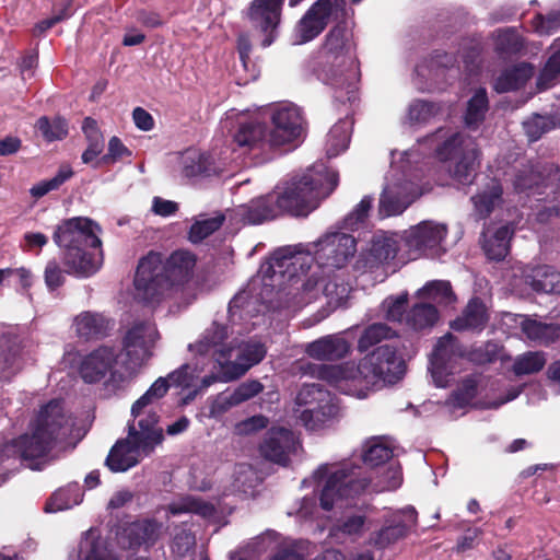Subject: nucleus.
Returning <instances> with one entry per match:
<instances>
[{
  "label": "nucleus",
  "instance_id": "obj_1",
  "mask_svg": "<svg viewBox=\"0 0 560 560\" xmlns=\"http://www.w3.org/2000/svg\"><path fill=\"white\" fill-rule=\"evenodd\" d=\"M372 197L365 196L360 203L341 221L340 225L327 230L315 242L284 246L276 249L269 260L260 267L265 287L281 285L285 280L298 282L314 260L320 275L313 272L301 284L293 306H303L316 300L320 293L335 306L342 305L352 290L349 264L357 254V240L348 231L359 229L372 207Z\"/></svg>",
  "mask_w": 560,
  "mask_h": 560
},
{
  "label": "nucleus",
  "instance_id": "obj_2",
  "mask_svg": "<svg viewBox=\"0 0 560 560\" xmlns=\"http://www.w3.org/2000/svg\"><path fill=\"white\" fill-rule=\"evenodd\" d=\"M72 419L59 399H52L43 406L32 424V433L0 445V486L9 472L16 468L15 462H28L31 469H40L33 464L35 459L46 457L71 433Z\"/></svg>",
  "mask_w": 560,
  "mask_h": 560
},
{
  "label": "nucleus",
  "instance_id": "obj_3",
  "mask_svg": "<svg viewBox=\"0 0 560 560\" xmlns=\"http://www.w3.org/2000/svg\"><path fill=\"white\" fill-rule=\"evenodd\" d=\"M195 265L196 257L188 250H176L166 259L160 253L150 252L138 262L135 299L153 305L173 296L190 279Z\"/></svg>",
  "mask_w": 560,
  "mask_h": 560
},
{
  "label": "nucleus",
  "instance_id": "obj_4",
  "mask_svg": "<svg viewBox=\"0 0 560 560\" xmlns=\"http://www.w3.org/2000/svg\"><path fill=\"white\" fill-rule=\"evenodd\" d=\"M325 477L326 481L319 495L320 506L325 511H330L339 500L354 498L365 491H393L402 483L401 468L397 462H389L381 472H377L374 480L362 476L361 468L351 463L331 467L328 464L320 465L313 472L312 479L320 481Z\"/></svg>",
  "mask_w": 560,
  "mask_h": 560
},
{
  "label": "nucleus",
  "instance_id": "obj_5",
  "mask_svg": "<svg viewBox=\"0 0 560 560\" xmlns=\"http://www.w3.org/2000/svg\"><path fill=\"white\" fill-rule=\"evenodd\" d=\"M101 226L86 217L62 221L54 233V242L63 249V264L69 273L86 278L102 265Z\"/></svg>",
  "mask_w": 560,
  "mask_h": 560
},
{
  "label": "nucleus",
  "instance_id": "obj_6",
  "mask_svg": "<svg viewBox=\"0 0 560 560\" xmlns=\"http://www.w3.org/2000/svg\"><path fill=\"white\" fill-rule=\"evenodd\" d=\"M337 185L338 173L324 164H317L301 177H294L283 186H278L271 195L279 215L287 213L306 217L318 207L322 199L335 190Z\"/></svg>",
  "mask_w": 560,
  "mask_h": 560
},
{
  "label": "nucleus",
  "instance_id": "obj_7",
  "mask_svg": "<svg viewBox=\"0 0 560 560\" xmlns=\"http://www.w3.org/2000/svg\"><path fill=\"white\" fill-rule=\"evenodd\" d=\"M323 54L326 60L324 80L334 89V98L340 104L357 100L360 80L359 63L353 44L345 26L332 27L325 37Z\"/></svg>",
  "mask_w": 560,
  "mask_h": 560
},
{
  "label": "nucleus",
  "instance_id": "obj_8",
  "mask_svg": "<svg viewBox=\"0 0 560 560\" xmlns=\"http://www.w3.org/2000/svg\"><path fill=\"white\" fill-rule=\"evenodd\" d=\"M228 338L229 327L214 320L198 341L188 346V350L200 357H209L215 363H228L231 373L226 378L237 380L265 358L266 348L258 340L234 345L226 342Z\"/></svg>",
  "mask_w": 560,
  "mask_h": 560
},
{
  "label": "nucleus",
  "instance_id": "obj_9",
  "mask_svg": "<svg viewBox=\"0 0 560 560\" xmlns=\"http://www.w3.org/2000/svg\"><path fill=\"white\" fill-rule=\"evenodd\" d=\"M128 434L118 440L106 458V465L114 472L135 467L143 457L150 456L164 440L163 429L155 427V417L128 422Z\"/></svg>",
  "mask_w": 560,
  "mask_h": 560
},
{
  "label": "nucleus",
  "instance_id": "obj_10",
  "mask_svg": "<svg viewBox=\"0 0 560 560\" xmlns=\"http://www.w3.org/2000/svg\"><path fill=\"white\" fill-rule=\"evenodd\" d=\"M436 154L443 162L454 161L448 171L456 182L463 185L472 183L479 165V150L474 138L455 133L438 148Z\"/></svg>",
  "mask_w": 560,
  "mask_h": 560
},
{
  "label": "nucleus",
  "instance_id": "obj_11",
  "mask_svg": "<svg viewBox=\"0 0 560 560\" xmlns=\"http://www.w3.org/2000/svg\"><path fill=\"white\" fill-rule=\"evenodd\" d=\"M346 0H316L294 26L292 43L303 45L318 37L331 21L343 20Z\"/></svg>",
  "mask_w": 560,
  "mask_h": 560
},
{
  "label": "nucleus",
  "instance_id": "obj_12",
  "mask_svg": "<svg viewBox=\"0 0 560 560\" xmlns=\"http://www.w3.org/2000/svg\"><path fill=\"white\" fill-rule=\"evenodd\" d=\"M362 383L375 384L378 381L396 383L404 374V362L392 345L376 347L357 365Z\"/></svg>",
  "mask_w": 560,
  "mask_h": 560
},
{
  "label": "nucleus",
  "instance_id": "obj_13",
  "mask_svg": "<svg viewBox=\"0 0 560 560\" xmlns=\"http://www.w3.org/2000/svg\"><path fill=\"white\" fill-rule=\"evenodd\" d=\"M422 194L420 185L407 179L405 173L392 168L387 184L380 198L378 213L382 218L402 213Z\"/></svg>",
  "mask_w": 560,
  "mask_h": 560
},
{
  "label": "nucleus",
  "instance_id": "obj_14",
  "mask_svg": "<svg viewBox=\"0 0 560 560\" xmlns=\"http://www.w3.org/2000/svg\"><path fill=\"white\" fill-rule=\"evenodd\" d=\"M160 338L156 326L151 320L136 322L125 334L122 350L129 369L141 368L151 357L152 349Z\"/></svg>",
  "mask_w": 560,
  "mask_h": 560
},
{
  "label": "nucleus",
  "instance_id": "obj_15",
  "mask_svg": "<svg viewBox=\"0 0 560 560\" xmlns=\"http://www.w3.org/2000/svg\"><path fill=\"white\" fill-rule=\"evenodd\" d=\"M272 124L271 142L278 149L296 141L303 132L301 109L292 103H280L269 108Z\"/></svg>",
  "mask_w": 560,
  "mask_h": 560
},
{
  "label": "nucleus",
  "instance_id": "obj_16",
  "mask_svg": "<svg viewBox=\"0 0 560 560\" xmlns=\"http://www.w3.org/2000/svg\"><path fill=\"white\" fill-rule=\"evenodd\" d=\"M284 0H253L247 11V18L254 30L265 37L261 45L270 46L278 36L281 11Z\"/></svg>",
  "mask_w": 560,
  "mask_h": 560
},
{
  "label": "nucleus",
  "instance_id": "obj_17",
  "mask_svg": "<svg viewBox=\"0 0 560 560\" xmlns=\"http://www.w3.org/2000/svg\"><path fill=\"white\" fill-rule=\"evenodd\" d=\"M418 513L408 505L404 509L388 511L384 516V526L371 537V544L377 548H386L407 536L408 532L417 524Z\"/></svg>",
  "mask_w": 560,
  "mask_h": 560
},
{
  "label": "nucleus",
  "instance_id": "obj_18",
  "mask_svg": "<svg viewBox=\"0 0 560 560\" xmlns=\"http://www.w3.org/2000/svg\"><path fill=\"white\" fill-rule=\"evenodd\" d=\"M446 234V225L433 221H422L407 231L405 242L409 249L418 255L435 257L441 254V244Z\"/></svg>",
  "mask_w": 560,
  "mask_h": 560
},
{
  "label": "nucleus",
  "instance_id": "obj_19",
  "mask_svg": "<svg viewBox=\"0 0 560 560\" xmlns=\"http://www.w3.org/2000/svg\"><path fill=\"white\" fill-rule=\"evenodd\" d=\"M305 374L326 382L345 394L352 392V386L362 384L357 365L353 362L342 364H316L307 363L303 366Z\"/></svg>",
  "mask_w": 560,
  "mask_h": 560
},
{
  "label": "nucleus",
  "instance_id": "obj_20",
  "mask_svg": "<svg viewBox=\"0 0 560 560\" xmlns=\"http://www.w3.org/2000/svg\"><path fill=\"white\" fill-rule=\"evenodd\" d=\"M235 144L244 153L268 154L277 150L276 144L271 142V132L267 131L265 125L248 120L242 121L233 136Z\"/></svg>",
  "mask_w": 560,
  "mask_h": 560
},
{
  "label": "nucleus",
  "instance_id": "obj_21",
  "mask_svg": "<svg viewBox=\"0 0 560 560\" xmlns=\"http://www.w3.org/2000/svg\"><path fill=\"white\" fill-rule=\"evenodd\" d=\"M296 443L292 431L284 428H271L259 445V453L270 462L285 465L290 454L295 451Z\"/></svg>",
  "mask_w": 560,
  "mask_h": 560
},
{
  "label": "nucleus",
  "instance_id": "obj_22",
  "mask_svg": "<svg viewBox=\"0 0 560 560\" xmlns=\"http://www.w3.org/2000/svg\"><path fill=\"white\" fill-rule=\"evenodd\" d=\"M117 357V352L113 347H98L81 360L79 366L80 376L89 384L102 381L113 370Z\"/></svg>",
  "mask_w": 560,
  "mask_h": 560
},
{
  "label": "nucleus",
  "instance_id": "obj_23",
  "mask_svg": "<svg viewBox=\"0 0 560 560\" xmlns=\"http://www.w3.org/2000/svg\"><path fill=\"white\" fill-rule=\"evenodd\" d=\"M351 350L350 342L342 334H332L320 337L306 343L305 353L318 361H337L346 358Z\"/></svg>",
  "mask_w": 560,
  "mask_h": 560
},
{
  "label": "nucleus",
  "instance_id": "obj_24",
  "mask_svg": "<svg viewBox=\"0 0 560 560\" xmlns=\"http://www.w3.org/2000/svg\"><path fill=\"white\" fill-rule=\"evenodd\" d=\"M236 215L245 224H261L279 217L271 192L237 207Z\"/></svg>",
  "mask_w": 560,
  "mask_h": 560
},
{
  "label": "nucleus",
  "instance_id": "obj_25",
  "mask_svg": "<svg viewBox=\"0 0 560 560\" xmlns=\"http://www.w3.org/2000/svg\"><path fill=\"white\" fill-rule=\"evenodd\" d=\"M170 387L171 386L166 376L159 377L149 387V389L132 404L130 411L132 420H141L148 416L153 415L155 417V427H159L160 417L153 409V405L166 395Z\"/></svg>",
  "mask_w": 560,
  "mask_h": 560
},
{
  "label": "nucleus",
  "instance_id": "obj_26",
  "mask_svg": "<svg viewBox=\"0 0 560 560\" xmlns=\"http://www.w3.org/2000/svg\"><path fill=\"white\" fill-rule=\"evenodd\" d=\"M489 320L485 303L479 298H472L462 312V315L451 322L455 331H481Z\"/></svg>",
  "mask_w": 560,
  "mask_h": 560
},
{
  "label": "nucleus",
  "instance_id": "obj_27",
  "mask_svg": "<svg viewBox=\"0 0 560 560\" xmlns=\"http://www.w3.org/2000/svg\"><path fill=\"white\" fill-rule=\"evenodd\" d=\"M75 332L85 340L98 339L107 336L110 320L103 314L94 312H82L74 318Z\"/></svg>",
  "mask_w": 560,
  "mask_h": 560
},
{
  "label": "nucleus",
  "instance_id": "obj_28",
  "mask_svg": "<svg viewBox=\"0 0 560 560\" xmlns=\"http://www.w3.org/2000/svg\"><path fill=\"white\" fill-rule=\"evenodd\" d=\"M0 366L2 377L9 380L22 368L20 339L14 334H3L0 338Z\"/></svg>",
  "mask_w": 560,
  "mask_h": 560
},
{
  "label": "nucleus",
  "instance_id": "obj_29",
  "mask_svg": "<svg viewBox=\"0 0 560 560\" xmlns=\"http://www.w3.org/2000/svg\"><path fill=\"white\" fill-rule=\"evenodd\" d=\"M534 67L528 62H520L503 70L495 79L493 89L498 93H506L523 88L533 77Z\"/></svg>",
  "mask_w": 560,
  "mask_h": 560
},
{
  "label": "nucleus",
  "instance_id": "obj_30",
  "mask_svg": "<svg viewBox=\"0 0 560 560\" xmlns=\"http://www.w3.org/2000/svg\"><path fill=\"white\" fill-rule=\"evenodd\" d=\"M400 237L395 233L381 232L373 236L369 250L370 261L375 265L393 260L399 250Z\"/></svg>",
  "mask_w": 560,
  "mask_h": 560
},
{
  "label": "nucleus",
  "instance_id": "obj_31",
  "mask_svg": "<svg viewBox=\"0 0 560 560\" xmlns=\"http://www.w3.org/2000/svg\"><path fill=\"white\" fill-rule=\"evenodd\" d=\"M503 188L499 180L490 178L486 187L471 197L476 215L486 219L502 201Z\"/></svg>",
  "mask_w": 560,
  "mask_h": 560
},
{
  "label": "nucleus",
  "instance_id": "obj_32",
  "mask_svg": "<svg viewBox=\"0 0 560 560\" xmlns=\"http://www.w3.org/2000/svg\"><path fill=\"white\" fill-rule=\"evenodd\" d=\"M513 233L514 229L510 224L500 226L490 237H488V232H483L482 248L486 255L493 260L504 259L509 254Z\"/></svg>",
  "mask_w": 560,
  "mask_h": 560
},
{
  "label": "nucleus",
  "instance_id": "obj_33",
  "mask_svg": "<svg viewBox=\"0 0 560 560\" xmlns=\"http://www.w3.org/2000/svg\"><path fill=\"white\" fill-rule=\"evenodd\" d=\"M394 455L390 442L385 436H373L362 447V460L371 467H380Z\"/></svg>",
  "mask_w": 560,
  "mask_h": 560
},
{
  "label": "nucleus",
  "instance_id": "obj_34",
  "mask_svg": "<svg viewBox=\"0 0 560 560\" xmlns=\"http://www.w3.org/2000/svg\"><path fill=\"white\" fill-rule=\"evenodd\" d=\"M161 526L149 520L131 523L126 529L129 539V547L137 548L142 545L152 546L159 538Z\"/></svg>",
  "mask_w": 560,
  "mask_h": 560
},
{
  "label": "nucleus",
  "instance_id": "obj_35",
  "mask_svg": "<svg viewBox=\"0 0 560 560\" xmlns=\"http://www.w3.org/2000/svg\"><path fill=\"white\" fill-rule=\"evenodd\" d=\"M182 164V173L187 178L209 177L218 173V168L208 154L188 152L184 155Z\"/></svg>",
  "mask_w": 560,
  "mask_h": 560
},
{
  "label": "nucleus",
  "instance_id": "obj_36",
  "mask_svg": "<svg viewBox=\"0 0 560 560\" xmlns=\"http://www.w3.org/2000/svg\"><path fill=\"white\" fill-rule=\"evenodd\" d=\"M83 492L79 483H69L67 487L58 489L52 493L45 505V511L54 513L71 509L81 503Z\"/></svg>",
  "mask_w": 560,
  "mask_h": 560
},
{
  "label": "nucleus",
  "instance_id": "obj_37",
  "mask_svg": "<svg viewBox=\"0 0 560 560\" xmlns=\"http://www.w3.org/2000/svg\"><path fill=\"white\" fill-rule=\"evenodd\" d=\"M397 336L396 330L385 323H373L364 327L359 336L357 349L364 353L378 343Z\"/></svg>",
  "mask_w": 560,
  "mask_h": 560
},
{
  "label": "nucleus",
  "instance_id": "obj_38",
  "mask_svg": "<svg viewBox=\"0 0 560 560\" xmlns=\"http://www.w3.org/2000/svg\"><path fill=\"white\" fill-rule=\"evenodd\" d=\"M439 319L436 307L427 302L416 303L406 314L405 322L413 330L433 327Z\"/></svg>",
  "mask_w": 560,
  "mask_h": 560
},
{
  "label": "nucleus",
  "instance_id": "obj_39",
  "mask_svg": "<svg viewBox=\"0 0 560 560\" xmlns=\"http://www.w3.org/2000/svg\"><path fill=\"white\" fill-rule=\"evenodd\" d=\"M165 510L167 511V514L172 516L185 513H195L205 518L212 517L215 513V509L212 504L191 495H186L171 502Z\"/></svg>",
  "mask_w": 560,
  "mask_h": 560
},
{
  "label": "nucleus",
  "instance_id": "obj_40",
  "mask_svg": "<svg viewBox=\"0 0 560 560\" xmlns=\"http://www.w3.org/2000/svg\"><path fill=\"white\" fill-rule=\"evenodd\" d=\"M352 122L348 119H340L335 124L327 135L326 154L335 158L348 149L350 142Z\"/></svg>",
  "mask_w": 560,
  "mask_h": 560
},
{
  "label": "nucleus",
  "instance_id": "obj_41",
  "mask_svg": "<svg viewBox=\"0 0 560 560\" xmlns=\"http://www.w3.org/2000/svg\"><path fill=\"white\" fill-rule=\"evenodd\" d=\"M522 330L528 339L548 346L560 338V327L553 324H544L535 319L525 318Z\"/></svg>",
  "mask_w": 560,
  "mask_h": 560
},
{
  "label": "nucleus",
  "instance_id": "obj_42",
  "mask_svg": "<svg viewBox=\"0 0 560 560\" xmlns=\"http://www.w3.org/2000/svg\"><path fill=\"white\" fill-rule=\"evenodd\" d=\"M494 50L501 56H512L523 50L524 37L516 28H499L493 33Z\"/></svg>",
  "mask_w": 560,
  "mask_h": 560
},
{
  "label": "nucleus",
  "instance_id": "obj_43",
  "mask_svg": "<svg viewBox=\"0 0 560 560\" xmlns=\"http://www.w3.org/2000/svg\"><path fill=\"white\" fill-rule=\"evenodd\" d=\"M80 551L84 560H117V557L107 547L105 539L90 529L80 545Z\"/></svg>",
  "mask_w": 560,
  "mask_h": 560
},
{
  "label": "nucleus",
  "instance_id": "obj_44",
  "mask_svg": "<svg viewBox=\"0 0 560 560\" xmlns=\"http://www.w3.org/2000/svg\"><path fill=\"white\" fill-rule=\"evenodd\" d=\"M296 404L301 407H323V409L335 410L330 393L315 383L302 386L296 396Z\"/></svg>",
  "mask_w": 560,
  "mask_h": 560
},
{
  "label": "nucleus",
  "instance_id": "obj_45",
  "mask_svg": "<svg viewBox=\"0 0 560 560\" xmlns=\"http://www.w3.org/2000/svg\"><path fill=\"white\" fill-rule=\"evenodd\" d=\"M464 355V347L459 343L455 336H453L451 332H447L438 340L431 358L442 361L443 364L453 366V363H455L457 359H460Z\"/></svg>",
  "mask_w": 560,
  "mask_h": 560
},
{
  "label": "nucleus",
  "instance_id": "obj_46",
  "mask_svg": "<svg viewBox=\"0 0 560 560\" xmlns=\"http://www.w3.org/2000/svg\"><path fill=\"white\" fill-rule=\"evenodd\" d=\"M419 299L429 300L438 304H452L456 296L452 290V285L445 280H433L417 291Z\"/></svg>",
  "mask_w": 560,
  "mask_h": 560
},
{
  "label": "nucleus",
  "instance_id": "obj_47",
  "mask_svg": "<svg viewBox=\"0 0 560 560\" xmlns=\"http://www.w3.org/2000/svg\"><path fill=\"white\" fill-rule=\"evenodd\" d=\"M489 108L487 91L483 88L478 89L468 101L465 114V124L470 129H476L485 119Z\"/></svg>",
  "mask_w": 560,
  "mask_h": 560
},
{
  "label": "nucleus",
  "instance_id": "obj_48",
  "mask_svg": "<svg viewBox=\"0 0 560 560\" xmlns=\"http://www.w3.org/2000/svg\"><path fill=\"white\" fill-rule=\"evenodd\" d=\"M482 378L477 375L465 377L459 386L452 392L447 399V404L455 408H464L468 406L477 396Z\"/></svg>",
  "mask_w": 560,
  "mask_h": 560
},
{
  "label": "nucleus",
  "instance_id": "obj_49",
  "mask_svg": "<svg viewBox=\"0 0 560 560\" xmlns=\"http://www.w3.org/2000/svg\"><path fill=\"white\" fill-rule=\"evenodd\" d=\"M264 390V385L256 380L245 381L241 383L232 393H223L219 400L222 401L224 407L237 406Z\"/></svg>",
  "mask_w": 560,
  "mask_h": 560
},
{
  "label": "nucleus",
  "instance_id": "obj_50",
  "mask_svg": "<svg viewBox=\"0 0 560 560\" xmlns=\"http://www.w3.org/2000/svg\"><path fill=\"white\" fill-rule=\"evenodd\" d=\"M550 49L552 50V54L537 78V86L539 90L550 88L560 74V37L553 40Z\"/></svg>",
  "mask_w": 560,
  "mask_h": 560
},
{
  "label": "nucleus",
  "instance_id": "obj_51",
  "mask_svg": "<svg viewBox=\"0 0 560 560\" xmlns=\"http://www.w3.org/2000/svg\"><path fill=\"white\" fill-rule=\"evenodd\" d=\"M530 285L536 292L560 293V272L551 266L539 267Z\"/></svg>",
  "mask_w": 560,
  "mask_h": 560
},
{
  "label": "nucleus",
  "instance_id": "obj_52",
  "mask_svg": "<svg viewBox=\"0 0 560 560\" xmlns=\"http://www.w3.org/2000/svg\"><path fill=\"white\" fill-rule=\"evenodd\" d=\"M546 361L545 352L528 351L516 357L513 363V372L517 376L534 374L542 370Z\"/></svg>",
  "mask_w": 560,
  "mask_h": 560
},
{
  "label": "nucleus",
  "instance_id": "obj_53",
  "mask_svg": "<svg viewBox=\"0 0 560 560\" xmlns=\"http://www.w3.org/2000/svg\"><path fill=\"white\" fill-rule=\"evenodd\" d=\"M36 129L48 142L62 140L68 135V124L61 117L49 119L47 116H42L36 121Z\"/></svg>",
  "mask_w": 560,
  "mask_h": 560
},
{
  "label": "nucleus",
  "instance_id": "obj_54",
  "mask_svg": "<svg viewBox=\"0 0 560 560\" xmlns=\"http://www.w3.org/2000/svg\"><path fill=\"white\" fill-rule=\"evenodd\" d=\"M225 220V217L222 213H217L215 215L211 218H203L200 220H197L189 230L188 238L191 243H200L205 238H207L209 235H211L213 232L219 230L223 222Z\"/></svg>",
  "mask_w": 560,
  "mask_h": 560
},
{
  "label": "nucleus",
  "instance_id": "obj_55",
  "mask_svg": "<svg viewBox=\"0 0 560 560\" xmlns=\"http://www.w3.org/2000/svg\"><path fill=\"white\" fill-rule=\"evenodd\" d=\"M72 175V168L69 165H62L54 177L34 185L30 189V192L34 198H42L49 191L58 189L63 183L70 179Z\"/></svg>",
  "mask_w": 560,
  "mask_h": 560
},
{
  "label": "nucleus",
  "instance_id": "obj_56",
  "mask_svg": "<svg viewBox=\"0 0 560 560\" xmlns=\"http://www.w3.org/2000/svg\"><path fill=\"white\" fill-rule=\"evenodd\" d=\"M170 386L190 389L195 387V382L198 378V371L196 368L188 363L180 365L178 369L166 375Z\"/></svg>",
  "mask_w": 560,
  "mask_h": 560
},
{
  "label": "nucleus",
  "instance_id": "obj_57",
  "mask_svg": "<svg viewBox=\"0 0 560 560\" xmlns=\"http://www.w3.org/2000/svg\"><path fill=\"white\" fill-rule=\"evenodd\" d=\"M534 31L540 36H549L560 30V10H552L547 14L538 13L532 20Z\"/></svg>",
  "mask_w": 560,
  "mask_h": 560
},
{
  "label": "nucleus",
  "instance_id": "obj_58",
  "mask_svg": "<svg viewBox=\"0 0 560 560\" xmlns=\"http://www.w3.org/2000/svg\"><path fill=\"white\" fill-rule=\"evenodd\" d=\"M335 410L323 409V407H305L299 416L301 423L307 430H317L334 415Z\"/></svg>",
  "mask_w": 560,
  "mask_h": 560
},
{
  "label": "nucleus",
  "instance_id": "obj_59",
  "mask_svg": "<svg viewBox=\"0 0 560 560\" xmlns=\"http://www.w3.org/2000/svg\"><path fill=\"white\" fill-rule=\"evenodd\" d=\"M408 302V294L402 293L396 298H387L382 303V310L385 318L394 323H402L405 319L406 305Z\"/></svg>",
  "mask_w": 560,
  "mask_h": 560
},
{
  "label": "nucleus",
  "instance_id": "obj_60",
  "mask_svg": "<svg viewBox=\"0 0 560 560\" xmlns=\"http://www.w3.org/2000/svg\"><path fill=\"white\" fill-rule=\"evenodd\" d=\"M439 106L427 101H415L408 109V119L412 124L429 121L439 112Z\"/></svg>",
  "mask_w": 560,
  "mask_h": 560
},
{
  "label": "nucleus",
  "instance_id": "obj_61",
  "mask_svg": "<svg viewBox=\"0 0 560 560\" xmlns=\"http://www.w3.org/2000/svg\"><path fill=\"white\" fill-rule=\"evenodd\" d=\"M131 151L122 143V141L114 136L108 141L107 153L104 154L100 162L103 165H113L125 158L131 156Z\"/></svg>",
  "mask_w": 560,
  "mask_h": 560
},
{
  "label": "nucleus",
  "instance_id": "obj_62",
  "mask_svg": "<svg viewBox=\"0 0 560 560\" xmlns=\"http://www.w3.org/2000/svg\"><path fill=\"white\" fill-rule=\"evenodd\" d=\"M218 365L220 366L219 373H212L202 377L200 386L187 394V396L184 398V404H188L189 401L194 400L200 390L207 389L209 386L217 382L228 383L232 381L228 378L225 380V377H228V375L231 373L230 365L228 363H218Z\"/></svg>",
  "mask_w": 560,
  "mask_h": 560
},
{
  "label": "nucleus",
  "instance_id": "obj_63",
  "mask_svg": "<svg viewBox=\"0 0 560 560\" xmlns=\"http://www.w3.org/2000/svg\"><path fill=\"white\" fill-rule=\"evenodd\" d=\"M525 133L530 141L538 140L545 132L553 128L552 120L547 116L535 115L523 124Z\"/></svg>",
  "mask_w": 560,
  "mask_h": 560
},
{
  "label": "nucleus",
  "instance_id": "obj_64",
  "mask_svg": "<svg viewBox=\"0 0 560 560\" xmlns=\"http://www.w3.org/2000/svg\"><path fill=\"white\" fill-rule=\"evenodd\" d=\"M452 365L443 364L442 361L430 357L429 371L436 387H446L452 375Z\"/></svg>",
  "mask_w": 560,
  "mask_h": 560
}]
</instances>
